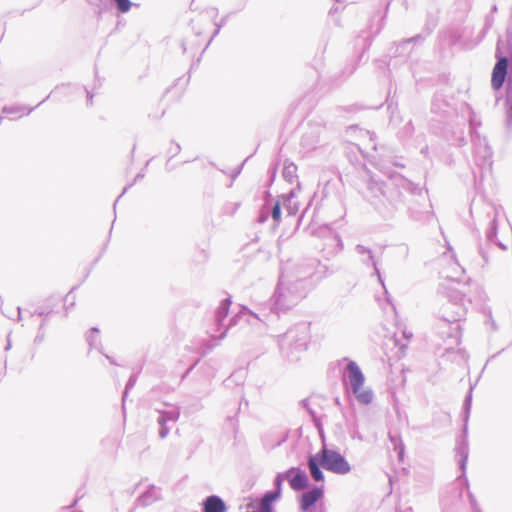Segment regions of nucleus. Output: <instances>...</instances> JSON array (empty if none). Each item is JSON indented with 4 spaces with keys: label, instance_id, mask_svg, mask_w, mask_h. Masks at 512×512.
<instances>
[{
    "label": "nucleus",
    "instance_id": "nucleus-1",
    "mask_svg": "<svg viewBox=\"0 0 512 512\" xmlns=\"http://www.w3.org/2000/svg\"><path fill=\"white\" fill-rule=\"evenodd\" d=\"M319 463L328 471L335 474H347L351 470L348 461L337 451L323 447L317 456H310L308 459V468L311 477L316 481H323L324 475L319 467Z\"/></svg>",
    "mask_w": 512,
    "mask_h": 512
},
{
    "label": "nucleus",
    "instance_id": "nucleus-2",
    "mask_svg": "<svg viewBox=\"0 0 512 512\" xmlns=\"http://www.w3.org/2000/svg\"><path fill=\"white\" fill-rule=\"evenodd\" d=\"M348 378L351 384L353 393L359 402L368 404L372 400V393L364 387V375L359 366L350 361L347 365Z\"/></svg>",
    "mask_w": 512,
    "mask_h": 512
},
{
    "label": "nucleus",
    "instance_id": "nucleus-3",
    "mask_svg": "<svg viewBox=\"0 0 512 512\" xmlns=\"http://www.w3.org/2000/svg\"><path fill=\"white\" fill-rule=\"evenodd\" d=\"M508 70V60L505 57H501L496 62L491 77V86L494 90H499L506 79Z\"/></svg>",
    "mask_w": 512,
    "mask_h": 512
},
{
    "label": "nucleus",
    "instance_id": "nucleus-4",
    "mask_svg": "<svg viewBox=\"0 0 512 512\" xmlns=\"http://www.w3.org/2000/svg\"><path fill=\"white\" fill-rule=\"evenodd\" d=\"M287 477L289 478L290 487L293 490H296V491L302 490V489L306 488L308 485L307 476L304 474L303 471H301L298 468H291L287 472Z\"/></svg>",
    "mask_w": 512,
    "mask_h": 512
},
{
    "label": "nucleus",
    "instance_id": "nucleus-5",
    "mask_svg": "<svg viewBox=\"0 0 512 512\" xmlns=\"http://www.w3.org/2000/svg\"><path fill=\"white\" fill-rule=\"evenodd\" d=\"M323 496L321 488H313L312 490L304 493L300 499V506L303 510H308Z\"/></svg>",
    "mask_w": 512,
    "mask_h": 512
},
{
    "label": "nucleus",
    "instance_id": "nucleus-6",
    "mask_svg": "<svg viewBox=\"0 0 512 512\" xmlns=\"http://www.w3.org/2000/svg\"><path fill=\"white\" fill-rule=\"evenodd\" d=\"M224 502L217 496H210L204 503V512H225Z\"/></svg>",
    "mask_w": 512,
    "mask_h": 512
},
{
    "label": "nucleus",
    "instance_id": "nucleus-7",
    "mask_svg": "<svg viewBox=\"0 0 512 512\" xmlns=\"http://www.w3.org/2000/svg\"><path fill=\"white\" fill-rule=\"evenodd\" d=\"M279 496V491L277 492H274V493H267L262 499H261V503H262V506H265L267 508H271V503L277 499V497Z\"/></svg>",
    "mask_w": 512,
    "mask_h": 512
},
{
    "label": "nucleus",
    "instance_id": "nucleus-8",
    "mask_svg": "<svg viewBox=\"0 0 512 512\" xmlns=\"http://www.w3.org/2000/svg\"><path fill=\"white\" fill-rule=\"evenodd\" d=\"M120 12L126 13L131 8L130 0H114Z\"/></svg>",
    "mask_w": 512,
    "mask_h": 512
},
{
    "label": "nucleus",
    "instance_id": "nucleus-9",
    "mask_svg": "<svg viewBox=\"0 0 512 512\" xmlns=\"http://www.w3.org/2000/svg\"><path fill=\"white\" fill-rule=\"evenodd\" d=\"M272 218L275 222H279L281 219V208L278 202L274 205L272 209Z\"/></svg>",
    "mask_w": 512,
    "mask_h": 512
},
{
    "label": "nucleus",
    "instance_id": "nucleus-10",
    "mask_svg": "<svg viewBox=\"0 0 512 512\" xmlns=\"http://www.w3.org/2000/svg\"><path fill=\"white\" fill-rule=\"evenodd\" d=\"M248 512H271V508L262 506V503L260 502L259 508L257 510H252V511L249 510Z\"/></svg>",
    "mask_w": 512,
    "mask_h": 512
},
{
    "label": "nucleus",
    "instance_id": "nucleus-11",
    "mask_svg": "<svg viewBox=\"0 0 512 512\" xmlns=\"http://www.w3.org/2000/svg\"><path fill=\"white\" fill-rule=\"evenodd\" d=\"M285 170H291V172H294V171H296V166L293 164H290V165L286 166Z\"/></svg>",
    "mask_w": 512,
    "mask_h": 512
},
{
    "label": "nucleus",
    "instance_id": "nucleus-12",
    "mask_svg": "<svg viewBox=\"0 0 512 512\" xmlns=\"http://www.w3.org/2000/svg\"><path fill=\"white\" fill-rule=\"evenodd\" d=\"M159 423H160L161 425H164V424H165V421H164L163 419H160V420H159Z\"/></svg>",
    "mask_w": 512,
    "mask_h": 512
},
{
    "label": "nucleus",
    "instance_id": "nucleus-13",
    "mask_svg": "<svg viewBox=\"0 0 512 512\" xmlns=\"http://www.w3.org/2000/svg\"><path fill=\"white\" fill-rule=\"evenodd\" d=\"M166 435V432H161V437H164Z\"/></svg>",
    "mask_w": 512,
    "mask_h": 512
},
{
    "label": "nucleus",
    "instance_id": "nucleus-14",
    "mask_svg": "<svg viewBox=\"0 0 512 512\" xmlns=\"http://www.w3.org/2000/svg\"><path fill=\"white\" fill-rule=\"evenodd\" d=\"M278 486H280L281 480L278 478L277 480Z\"/></svg>",
    "mask_w": 512,
    "mask_h": 512
}]
</instances>
